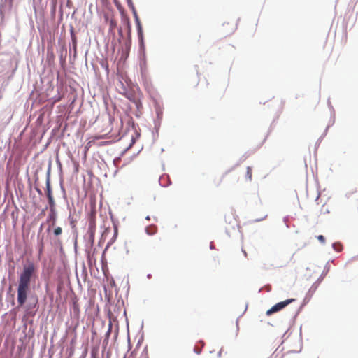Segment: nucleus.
<instances>
[{"label":"nucleus","instance_id":"nucleus-1","mask_svg":"<svg viewBox=\"0 0 358 358\" xmlns=\"http://www.w3.org/2000/svg\"><path fill=\"white\" fill-rule=\"evenodd\" d=\"M36 271V266L33 262H29L24 265L22 272L19 277V284L17 287V303L20 306H22L27 299L30 290L31 280Z\"/></svg>","mask_w":358,"mask_h":358},{"label":"nucleus","instance_id":"nucleus-2","mask_svg":"<svg viewBox=\"0 0 358 358\" xmlns=\"http://www.w3.org/2000/svg\"><path fill=\"white\" fill-rule=\"evenodd\" d=\"M294 301H295L294 299H287L285 301L279 302V303H276L275 305H274L273 306H272L271 308L268 310L266 311V315H271V314H273L274 313L280 311Z\"/></svg>","mask_w":358,"mask_h":358},{"label":"nucleus","instance_id":"nucleus-3","mask_svg":"<svg viewBox=\"0 0 358 358\" xmlns=\"http://www.w3.org/2000/svg\"><path fill=\"white\" fill-rule=\"evenodd\" d=\"M72 309L73 315L78 317L80 314V306L78 303V299L76 296L72 298Z\"/></svg>","mask_w":358,"mask_h":358},{"label":"nucleus","instance_id":"nucleus-4","mask_svg":"<svg viewBox=\"0 0 358 358\" xmlns=\"http://www.w3.org/2000/svg\"><path fill=\"white\" fill-rule=\"evenodd\" d=\"M134 16L135 22H136V24L137 26L138 34L140 37H141L142 34H143V29H142L140 19H139L136 10H134Z\"/></svg>","mask_w":358,"mask_h":358},{"label":"nucleus","instance_id":"nucleus-5","mask_svg":"<svg viewBox=\"0 0 358 358\" xmlns=\"http://www.w3.org/2000/svg\"><path fill=\"white\" fill-rule=\"evenodd\" d=\"M62 234V229L60 227H56L53 230V235L58 238ZM55 243L57 245H62V241L59 238H57Z\"/></svg>","mask_w":358,"mask_h":358},{"label":"nucleus","instance_id":"nucleus-6","mask_svg":"<svg viewBox=\"0 0 358 358\" xmlns=\"http://www.w3.org/2000/svg\"><path fill=\"white\" fill-rule=\"evenodd\" d=\"M103 138V136H99L94 137V139L89 141L85 146V152H87L89 150V149L95 143L96 140L101 139Z\"/></svg>","mask_w":358,"mask_h":358},{"label":"nucleus","instance_id":"nucleus-7","mask_svg":"<svg viewBox=\"0 0 358 358\" xmlns=\"http://www.w3.org/2000/svg\"><path fill=\"white\" fill-rule=\"evenodd\" d=\"M46 194H47L48 198H49V196H52V190H51V187H50V182L49 179H48L46 181Z\"/></svg>","mask_w":358,"mask_h":358},{"label":"nucleus","instance_id":"nucleus-8","mask_svg":"<svg viewBox=\"0 0 358 358\" xmlns=\"http://www.w3.org/2000/svg\"><path fill=\"white\" fill-rule=\"evenodd\" d=\"M48 203L50 205V210L54 211V209H55V203L53 196H49V198H48Z\"/></svg>","mask_w":358,"mask_h":358},{"label":"nucleus","instance_id":"nucleus-9","mask_svg":"<svg viewBox=\"0 0 358 358\" xmlns=\"http://www.w3.org/2000/svg\"><path fill=\"white\" fill-rule=\"evenodd\" d=\"M49 219L50 220H52V225L54 226L55 224V220H56V212H55V209H54V211H50V214H49V216H48Z\"/></svg>","mask_w":358,"mask_h":358},{"label":"nucleus","instance_id":"nucleus-10","mask_svg":"<svg viewBox=\"0 0 358 358\" xmlns=\"http://www.w3.org/2000/svg\"><path fill=\"white\" fill-rule=\"evenodd\" d=\"M252 168L250 166H248L247 171H246V176L250 181L252 180Z\"/></svg>","mask_w":358,"mask_h":358},{"label":"nucleus","instance_id":"nucleus-11","mask_svg":"<svg viewBox=\"0 0 358 358\" xmlns=\"http://www.w3.org/2000/svg\"><path fill=\"white\" fill-rule=\"evenodd\" d=\"M43 248H44V244H43V242L41 241L40 243L39 249H38L39 255L42 254V252L43 251Z\"/></svg>","mask_w":358,"mask_h":358},{"label":"nucleus","instance_id":"nucleus-12","mask_svg":"<svg viewBox=\"0 0 358 358\" xmlns=\"http://www.w3.org/2000/svg\"><path fill=\"white\" fill-rule=\"evenodd\" d=\"M317 238L319 241H320L322 244L325 243V238L322 235H319L317 236Z\"/></svg>","mask_w":358,"mask_h":358},{"label":"nucleus","instance_id":"nucleus-13","mask_svg":"<svg viewBox=\"0 0 358 358\" xmlns=\"http://www.w3.org/2000/svg\"><path fill=\"white\" fill-rule=\"evenodd\" d=\"M137 352L136 350H133L127 358H136Z\"/></svg>","mask_w":358,"mask_h":358},{"label":"nucleus","instance_id":"nucleus-14","mask_svg":"<svg viewBox=\"0 0 358 358\" xmlns=\"http://www.w3.org/2000/svg\"><path fill=\"white\" fill-rule=\"evenodd\" d=\"M146 231H147V233L148 234L152 235V234H154L156 232V229L155 228H152V232H150L149 228H147L146 229Z\"/></svg>","mask_w":358,"mask_h":358},{"label":"nucleus","instance_id":"nucleus-15","mask_svg":"<svg viewBox=\"0 0 358 358\" xmlns=\"http://www.w3.org/2000/svg\"><path fill=\"white\" fill-rule=\"evenodd\" d=\"M270 358H277V356L272 355Z\"/></svg>","mask_w":358,"mask_h":358},{"label":"nucleus","instance_id":"nucleus-16","mask_svg":"<svg viewBox=\"0 0 358 358\" xmlns=\"http://www.w3.org/2000/svg\"><path fill=\"white\" fill-rule=\"evenodd\" d=\"M109 122H112V119L111 118H109Z\"/></svg>","mask_w":358,"mask_h":358}]
</instances>
